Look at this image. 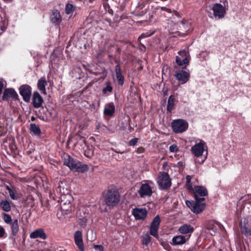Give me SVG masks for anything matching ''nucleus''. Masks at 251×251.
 <instances>
[{"label": "nucleus", "mask_w": 251, "mask_h": 251, "mask_svg": "<svg viewBox=\"0 0 251 251\" xmlns=\"http://www.w3.org/2000/svg\"><path fill=\"white\" fill-rule=\"evenodd\" d=\"M64 164L74 172L84 173L89 169L88 165L82 164L80 162L75 160L69 155H67V158H64Z\"/></svg>", "instance_id": "1"}, {"label": "nucleus", "mask_w": 251, "mask_h": 251, "mask_svg": "<svg viewBox=\"0 0 251 251\" xmlns=\"http://www.w3.org/2000/svg\"><path fill=\"white\" fill-rule=\"evenodd\" d=\"M194 146L191 147V151L192 153L197 158L201 157L202 159L201 161H197L199 163L201 164L204 162L206 158V156H203V153L206 148V143L202 140H199Z\"/></svg>", "instance_id": "2"}, {"label": "nucleus", "mask_w": 251, "mask_h": 251, "mask_svg": "<svg viewBox=\"0 0 251 251\" xmlns=\"http://www.w3.org/2000/svg\"><path fill=\"white\" fill-rule=\"evenodd\" d=\"M190 58L189 52L186 50H182L178 51V55L176 56V62L182 68H186L189 64Z\"/></svg>", "instance_id": "3"}, {"label": "nucleus", "mask_w": 251, "mask_h": 251, "mask_svg": "<svg viewBox=\"0 0 251 251\" xmlns=\"http://www.w3.org/2000/svg\"><path fill=\"white\" fill-rule=\"evenodd\" d=\"M173 130L176 133H182L185 131L188 127L187 122L183 119L175 120L172 123Z\"/></svg>", "instance_id": "4"}, {"label": "nucleus", "mask_w": 251, "mask_h": 251, "mask_svg": "<svg viewBox=\"0 0 251 251\" xmlns=\"http://www.w3.org/2000/svg\"><path fill=\"white\" fill-rule=\"evenodd\" d=\"M158 185L162 189H168L171 185V181L168 174L165 172L160 173L157 178Z\"/></svg>", "instance_id": "5"}, {"label": "nucleus", "mask_w": 251, "mask_h": 251, "mask_svg": "<svg viewBox=\"0 0 251 251\" xmlns=\"http://www.w3.org/2000/svg\"><path fill=\"white\" fill-rule=\"evenodd\" d=\"M202 201L198 200L195 202L186 201V204L195 213H199L202 212L205 208L204 203L201 202Z\"/></svg>", "instance_id": "6"}, {"label": "nucleus", "mask_w": 251, "mask_h": 251, "mask_svg": "<svg viewBox=\"0 0 251 251\" xmlns=\"http://www.w3.org/2000/svg\"><path fill=\"white\" fill-rule=\"evenodd\" d=\"M120 201V195L116 191H109L105 197V202L109 206L116 205Z\"/></svg>", "instance_id": "7"}, {"label": "nucleus", "mask_w": 251, "mask_h": 251, "mask_svg": "<svg viewBox=\"0 0 251 251\" xmlns=\"http://www.w3.org/2000/svg\"><path fill=\"white\" fill-rule=\"evenodd\" d=\"M161 220L158 215L156 216L153 219L151 224L150 232V234L156 238H158V229Z\"/></svg>", "instance_id": "8"}, {"label": "nucleus", "mask_w": 251, "mask_h": 251, "mask_svg": "<svg viewBox=\"0 0 251 251\" xmlns=\"http://www.w3.org/2000/svg\"><path fill=\"white\" fill-rule=\"evenodd\" d=\"M195 200L196 201H204L205 200L204 197L208 194L207 189L201 186H196L194 187V190Z\"/></svg>", "instance_id": "9"}, {"label": "nucleus", "mask_w": 251, "mask_h": 251, "mask_svg": "<svg viewBox=\"0 0 251 251\" xmlns=\"http://www.w3.org/2000/svg\"><path fill=\"white\" fill-rule=\"evenodd\" d=\"M176 78L181 84L186 83L189 79L190 74L183 70L179 69L176 71L175 74Z\"/></svg>", "instance_id": "10"}, {"label": "nucleus", "mask_w": 251, "mask_h": 251, "mask_svg": "<svg viewBox=\"0 0 251 251\" xmlns=\"http://www.w3.org/2000/svg\"><path fill=\"white\" fill-rule=\"evenodd\" d=\"M19 91L24 100L26 102H29L31 95V87L28 85H23L20 87Z\"/></svg>", "instance_id": "11"}, {"label": "nucleus", "mask_w": 251, "mask_h": 251, "mask_svg": "<svg viewBox=\"0 0 251 251\" xmlns=\"http://www.w3.org/2000/svg\"><path fill=\"white\" fill-rule=\"evenodd\" d=\"M212 10L214 16L218 19L224 18L226 13L225 7L220 3L214 4L213 6Z\"/></svg>", "instance_id": "12"}, {"label": "nucleus", "mask_w": 251, "mask_h": 251, "mask_svg": "<svg viewBox=\"0 0 251 251\" xmlns=\"http://www.w3.org/2000/svg\"><path fill=\"white\" fill-rule=\"evenodd\" d=\"M138 193L141 198H144L147 197L151 196L152 194V191L149 184L145 183L142 184L138 190Z\"/></svg>", "instance_id": "13"}, {"label": "nucleus", "mask_w": 251, "mask_h": 251, "mask_svg": "<svg viewBox=\"0 0 251 251\" xmlns=\"http://www.w3.org/2000/svg\"><path fill=\"white\" fill-rule=\"evenodd\" d=\"M241 232L246 237H251V226L249 224L248 221L244 219L240 223Z\"/></svg>", "instance_id": "14"}, {"label": "nucleus", "mask_w": 251, "mask_h": 251, "mask_svg": "<svg viewBox=\"0 0 251 251\" xmlns=\"http://www.w3.org/2000/svg\"><path fill=\"white\" fill-rule=\"evenodd\" d=\"M132 214L136 220L144 219L147 215L145 208H135L132 210Z\"/></svg>", "instance_id": "15"}, {"label": "nucleus", "mask_w": 251, "mask_h": 251, "mask_svg": "<svg viewBox=\"0 0 251 251\" xmlns=\"http://www.w3.org/2000/svg\"><path fill=\"white\" fill-rule=\"evenodd\" d=\"M74 239L75 244L78 249L81 251H85L83 243L82 234L80 231L77 230L75 232Z\"/></svg>", "instance_id": "16"}, {"label": "nucleus", "mask_w": 251, "mask_h": 251, "mask_svg": "<svg viewBox=\"0 0 251 251\" xmlns=\"http://www.w3.org/2000/svg\"><path fill=\"white\" fill-rule=\"evenodd\" d=\"M31 239L40 238L45 240L47 238V235L43 228H37L31 232L29 235Z\"/></svg>", "instance_id": "17"}, {"label": "nucleus", "mask_w": 251, "mask_h": 251, "mask_svg": "<svg viewBox=\"0 0 251 251\" xmlns=\"http://www.w3.org/2000/svg\"><path fill=\"white\" fill-rule=\"evenodd\" d=\"M50 20L53 24L58 25L62 21V17L57 10H53L50 15Z\"/></svg>", "instance_id": "18"}, {"label": "nucleus", "mask_w": 251, "mask_h": 251, "mask_svg": "<svg viewBox=\"0 0 251 251\" xmlns=\"http://www.w3.org/2000/svg\"><path fill=\"white\" fill-rule=\"evenodd\" d=\"M43 103V99L39 93L34 92L33 94L32 104L34 107L38 108L40 107Z\"/></svg>", "instance_id": "19"}, {"label": "nucleus", "mask_w": 251, "mask_h": 251, "mask_svg": "<svg viewBox=\"0 0 251 251\" xmlns=\"http://www.w3.org/2000/svg\"><path fill=\"white\" fill-rule=\"evenodd\" d=\"M18 97V95L16 92L11 88L6 89L3 93L2 99L3 100H7L8 99L11 98L16 100Z\"/></svg>", "instance_id": "20"}, {"label": "nucleus", "mask_w": 251, "mask_h": 251, "mask_svg": "<svg viewBox=\"0 0 251 251\" xmlns=\"http://www.w3.org/2000/svg\"><path fill=\"white\" fill-rule=\"evenodd\" d=\"M188 238L182 235H177L174 236L172 239L173 245L175 246L182 245L188 240Z\"/></svg>", "instance_id": "21"}, {"label": "nucleus", "mask_w": 251, "mask_h": 251, "mask_svg": "<svg viewBox=\"0 0 251 251\" xmlns=\"http://www.w3.org/2000/svg\"><path fill=\"white\" fill-rule=\"evenodd\" d=\"M194 230V227L190 225L187 224H184L182 225L179 227L178 231L179 233L183 234H191L193 233V232ZM190 235H189V238L190 237Z\"/></svg>", "instance_id": "22"}, {"label": "nucleus", "mask_w": 251, "mask_h": 251, "mask_svg": "<svg viewBox=\"0 0 251 251\" xmlns=\"http://www.w3.org/2000/svg\"><path fill=\"white\" fill-rule=\"evenodd\" d=\"M115 111V107L113 102L105 104L104 108V114L106 116H112Z\"/></svg>", "instance_id": "23"}, {"label": "nucleus", "mask_w": 251, "mask_h": 251, "mask_svg": "<svg viewBox=\"0 0 251 251\" xmlns=\"http://www.w3.org/2000/svg\"><path fill=\"white\" fill-rule=\"evenodd\" d=\"M47 81L45 76L41 77L38 81L37 86L38 89L44 94H46V86L47 85Z\"/></svg>", "instance_id": "24"}, {"label": "nucleus", "mask_w": 251, "mask_h": 251, "mask_svg": "<svg viewBox=\"0 0 251 251\" xmlns=\"http://www.w3.org/2000/svg\"><path fill=\"white\" fill-rule=\"evenodd\" d=\"M115 71L119 83L120 85H123L124 82V78L122 75V71L119 65H117L115 66Z\"/></svg>", "instance_id": "25"}, {"label": "nucleus", "mask_w": 251, "mask_h": 251, "mask_svg": "<svg viewBox=\"0 0 251 251\" xmlns=\"http://www.w3.org/2000/svg\"><path fill=\"white\" fill-rule=\"evenodd\" d=\"M0 206L2 210L4 211L8 212L11 209V206L10 202L7 200H3L0 202Z\"/></svg>", "instance_id": "26"}, {"label": "nucleus", "mask_w": 251, "mask_h": 251, "mask_svg": "<svg viewBox=\"0 0 251 251\" xmlns=\"http://www.w3.org/2000/svg\"><path fill=\"white\" fill-rule=\"evenodd\" d=\"M175 105V99L173 96H170L168 100L167 109L169 112H171Z\"/></svg>", "instance_id": "27"}, {"label": "nucleus", "mask_w": 251, "mask_h": 251, "mask_svg": "<svg viewBox=\"0 0 251 251\" xmlns=\"http://www.w3.org/2000/svg\"><path fill=\"white\" fill-rule=\"evenodd\" d=\"M11 225V230L12 234L13 235H16L17 234L19 229L18 220H14Z\"/></svg>", "instance_id": "28"}, {"label": "nucleus", "mask_w": 251, "mask_h": 251, "mask_svg": "<svg viewBox=\"0 0 251 251\" xmlns=\"http://www.w3.org/2000/svg\"><path fill=\"white\" fill-rule=\"evenodd\" d=\"M30 130L35 135H39L41 133V130L39 126L35 124H30Z\"/></svg>", "instance_id": "29"}, {"label": "nucleus", "mask_w": 251, "mask_h": 251, "mask_svg": "<svg viewBox=\"0 0 251 251\" xmlns=\"http://www.w3.org/2000/svg\"><path fill=\"white\" fill-rule=\"evenodd\" d=\"M191 179H192V177L188 175L186 176V187L190 191H192L194 190V189L192 186V184L191 183Z\"/></svg>", "instance_id": "30"}, {"label": "nucleus", "mask_w": 251, "mask_h": 251, "mask_svg": "<svg viewBox=\"0 0 251 251\" xmlns=\"http://www.w3.org/2000/svg\"><path fill=\"white\" fill-rule=\"evenodd\" d=\"M75 6L71 3H67L65 6V13L67 14L72 13L75 10Z\"/></svg>", "instance_id": "31"}, {"label": "nucleus", "mask_w": 251, "mask_h": 251, "mask_svg": "<svg viewBox=\"0 0 251 251\" xmlns=\"http://www.w3.org/2000/svg\"><path fill=\"white\" fill-rule=\"evenodd\" d=\"M2 216L4 221L6 224H11L12 223V218L10 215L3 213L2 214Z\"/></svg>", "instance_id": "32"}, {"label": "nucleus", "mask_w": 251, "mask_h": 251, "mask_svg": "<svg viewBox=\"0 0 251 251\" xmlns=\"http://www.w3.org/2000/svg\"><path fill=\"white\" fill-rule=\"evenodd\" d=\"M151 242V237L148 234H146L143 237L142 242L144 245H148Z\"/></svg>", "instance_id": "33"}, {"label": "nucleus", "mask_w": 251, "mask_h": 251, "mask_svg": "<svg viewBox=\"0 0 251 251\" xmlns=\"http://www.w3.org/2000/svg\"><path fill=\"white\" fill-rule=\"evenodd\" d=\"M106 87L103 89V93L104 94H106L107 92H110L112 90V87L110 85L109 82H106Z\"/></svg>", "instance_id": "34"}, {"label": "nucleus", "mask_w": 251, "mask_h": 251, "mask_svg": "<svg viewBox=\"0 0 251 251\" xmlns=\"http://www.w3.org/2000/svg\"><path fill=\"white\" fill-rule=\"evenodd\" d=\"M169 150L171 152H177L178 149L176 145L174 144L169 147Z\"/></svg>", "instance_id": "35"}, {"label": "nucleus", "mask_w": 251, "mask_h": 251, "mask_svg": "<svg viewBox=\"0 0 251 251\" xmlns=\"http://www.w3.org/2000/svg\"><path fill=\"white\" fill-rule=\"evenodd\" d=\"M4 82H5L2 78H0V95L2 93L4 85Z\"/></svg>", "instance_id": "36"}, {"label": "nucleus", "mask_w": 251, "mask_h": 251, "mask_svg": "<svg viewBox=\"0 0 251 251\" xmlns=\"http://www.w3.org/2000/svg\"><path fill=\"white\" fill-rule=\"evenodd\" d=\"M94 248L98 251H103V247L101 245H94Z\"/></svg>", "instance_id": "37"}, {"label": "nucleus", "mask_w": 251, "mask_h": 251, "mask_svg": "<svg viewBox=\"0 0 251 251\" xmlns=\"http://www.w3.org/2000/svg\"><path fill=\"white\" fill-rule=\"evenodd\" d=\"M9 196L12 200H17V197L16 196L15 193L12 190L9 193Z\"/></svg>", "instance_id": "38"}, {"label": "nucleus", "mask_w": 251, "mask_h": 251, "mask_svg": "<svg viewBox=\"0 0 251 251\" xmlns=\"http://www.w3.org/2000/svg\"><path fill=\"white\" fill-rule=\"evenodd\" d=\"M137 138H134V139H131L130 141H129V145L130 146H134L135 145V144L137 143Z\"/></svg>", "instance_id": "39"}, {"label": "nucleus", "mask_w": 251, "mask_h": 251, "mask_svg": "<svg viewBox=\"0 0 251 251\" xmlns=\"http://www.w3.org/2000/svg\"><path fill=\"white\" fill-rule=\"evenodd\" d=\"M5 233V230L4 228L0 226V238L2 237Z\"/></svg>", "instance_id": "40"}, {"label": "nucleus", "mask_w": 251, "mask_h": 251, "mask_svg": "<svg viewBox=\"0 0 251 251\" xmlns=\"http://www.w3.org/2000/svg\"><path fill=\"white\" fill-rule=\"evenodd\" d=\"M153 34V33H149L148 34V33H143L139 37V38H145V37H149L152 34Z\"/></svg>", "instance_id": "41"}, {"label": "nucleus", "mask_w": 251, "mask_h": 251, "mask_svg": "<svg viewBox=\"0 0 251 251\" xmlns=\"http://www.w3.org/2000/svg\"><path fill=\"white\" fill-rule=\"evenodd\" d=\"M69 205V207H68V208H66V207H65L64 206H62V207H61V209L63 210H66V211H71V209H70V204L69 203L68 204Z\"/></svg>", "instance_id": "42"}, {"label": "nucleus", "mask_w": 251, "mask_h": 251, "mask_svg": "<svg viewBox=\"0 0 251 251\" xmlns=\"http://www.w3.org/2000/svg\"><path fill=\"white\" fill-rule=\"evenodd\" d=\"M162 9L163 10H164V11H166L168 12V13H171V9H170L169 8H167V7H162Z\"/></svg>", "instance_id": "43"}, {"label": "nucleus", "mask_w": 251, "mask_h": 251, "mask_svg": "<svg viewBox=\"0 0 251 251\" xmlns=\"http://www.w3.org/2000/svg\"><path fill=\"white\" fill-rule=\"evenodd\" d=\"M210 230L212 231V232L210 233L211 235H215V231L214 230L213 228H211L210 229Z\"/></svg>", "instance_id": "44"}, {"label": "nucleus", "mask_w": 251, "mask_h": 251, "mask_svg": "<svg viewBox=\"0 0 251 251\" xmlns=\"http://www.w3.org/2000/svg\"><path fill=\"white\" fill-rule=\"evenodd\" d=\"M115 152H116L117 153H121V154L124 153H125V151H118V150H115Z\"/></svg>", "instance_id": "45"}, {"label": "nucleus", "mask_w": 251, "mask_h": 251, "mask_svg": "<svg viewBox=\"0 0 251 251\" xmlns=\"http://www.w3.org/2000/svg\"><path fill=\"white\" fill-rule=\"evenodd\" d=\"M6 189L8 191V192L9 193L10 191L11 192L12 191V189L10 188L9 186H6Z\"/></svg>", "instance_id": "46"}, {"label": "nucleus", "mask_w": 251, "mask_h": 251, "mask_svg": "<svg viewBox=\"0 0 251 251\" xmlns=\"http://www.w3.org/2000/svg\"><path fill=\"white\" fill-rule=\"evenodd\" d=\"M3 0L5 2H10V1H12V0Z\"/></svg>", "instance_id": "47"}, {"label": "nucleus", "mask_w": 251, "mask_h": 251, "mask_svg": "<svg viewBox=\"0 0 251 251\" xmlns=\"http://www.w3.org/2000/svg\"><path fill=\"white\" fill-rule=\"evenodd\" d=\"M180 23L181 24H182V25H183L184 23H183V21H180Z\"/></svg>", "instance_id": "48"}, {"label": "nucleus", "mask_w": 251, "mask_h": 251, "mask_svg": "<svg viewBox=\"0 0 251 251\" xmlns=\"http://www.w3.org/2000/svg\"><path fill=\"white\" fill-rule=\"evenodd\" d=\"M89 2H92L93 1H94L95 0H88Z\"/></svg>", "instance_id": "49"}, {"label": "nucleus", "mask_w": 251, "mask_h": 251, "mask_svg": "<svg viewBox=\"0 0 251 251\" xmlns=\"http://www.w3.org/2000/svg\"><path fill=\"white\" fill-rule=\"evenodd\" d=\"M218 251H222L221 249H219Z\"/></svg>", "instance_id": "50"}, {"label": "nucleus", "mask_w": 251, "mask_h": 251, "mask_svg": "<svg viewBox=\"0 0 251 251\" xmlns=\"http://www.w3.org/2000/svg\"><path fill=\"white\" fill-rule=\"evenodd\" d=\"M0 251H1V249H0Z\"/></svg>", "instance_id": "51"}]
</instances>
